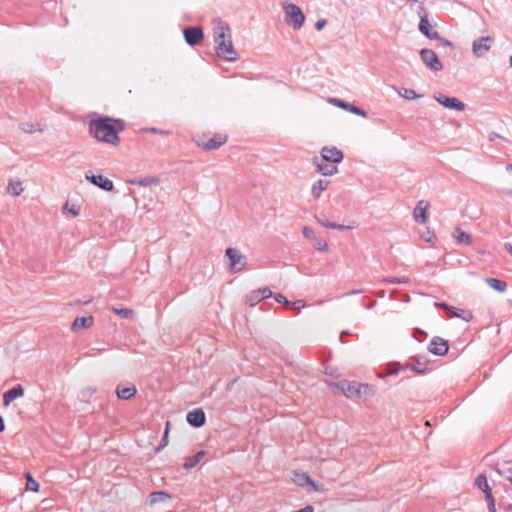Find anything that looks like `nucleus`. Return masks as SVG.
Listing matches in <instances>:
<instances>
[{"label": "nucleus", "instance_id": "obj_1", "mask_svg": "<svg viewBox=\"0 0 512 512\" xmlns=\"http://www.w3.org/2000/svg\"><path fill=\"white\" fill-rule=\"evenodd\" d=\"M125 129L122 119H114L109 116H99L89 123V133L98 141L118 146L120 138L118 134Z\"/></svg>", "mask_w": 512, "mask_h": 512}, {"label": "nucleus", "instance_id": "obj_2", "mask_svg": "<svg viewBox=\"0 0 512 512\" xmlns=\"http://www.w3.org/2000/svg\"><path fill=\"white\" fill-rule=\"evenodd\" d=\"M283 10L286 22L291 24L294 30H299L305 22V15L301 8L296 4L287 3L283 5Z\"/></svg>", "mask_w": 512, "mask_h": 512}, {"label": "nucleus", "instance_id": "obj_3", "mask_svg": "<svg viewBox=\"0 0 512 512\" xmlns=\"http://www.w3.org/2000/svg\"><path fill=\"white\" fill-rule=\"evenodd\" d=\"M418 14L420 16V21L418 24L419 31L428 39H439L440 34L437 31L431 30V25L428 20V12L423 5L419 6Z\"/></svg>", "mask_w": 512, "mask_h": 512}, {"label": "nucleus", "instance_id": "obj_4", "mask_svg": "<svg viewBox=\"0 0 512 512\" xmlns=\"http://www.w3.org/2000/svg\"><path fill=\"white\" fill-rule=\"evenodd\" d=\"M420 58L425 66L433 71H441L443 69V65L439 60L438 55L431 49H421Z\"/></svg>", "mask_w": 512, "mask_h": 512}, {"label": "nucleus", "instance_id": "obj_5", "mask_svg": "<svg viewBox=\"0 0 512 512\" xmlns=\"http://www.w3.org/2000/svg\"><path fill=\"white\" fill-rule=\"evenodd\" d=\"M225 256L229 259L230 269L233 272L241 271L244 268L246 261L238 249L232 247L227 248L225 251Z\"/></svg>", "mask_w": 512, "mask_h": 512}, {"label": "nucleus", "instance_id": "obj_6", "mask_svg": "<svg viewBox=\"0 0 512 512\" xmlns=\"http://www.w3.org/2000/svg\"><path fill=\"white\" fill-rule=\"evenodd\" d=\"M337 386L346 397H360L362 396V389H369L367 384H358L349 381H341Z\"/></svg>", "mask_w": 512, "mask_h": 512}, {"label": "nucleus", "instance_id": "obj_7", "mask_svg": "<svg viewBox=\"0 0 512 512\" xmlns=\"http://www.w3.org/2000/svg\"><path fill=\"white\" fill-rule=\"evenodd\" d=\"M412 363H407L402 368L410 369L413 372L423 375L428 371L427 365L429 360L425 355H415L410 358Z\"/></svg>", "mask_w": 512, "mask_h": 512}, {"label": "nucleus", "instance_id": "obj_8", "mask_svg": "<svg viewBox=\"0 0 512 512\" xmlns=\"http://www.w3.org/2000/svg\"><path fill=\"white\" fill-rule=\"evenodd\" d=\"M184 39L190 46L198 45L204 38V32L201 27L188 26L183 30Z\"/></svg>", "mask_w": 512, "mask_h": 512}, {"label": "nucleus", "instance_id": "obj_9", "mask_svg": "<svg viewBox=\"0 0 512 512\" xmlns=\"http://www.w3.org/2000/svg\"><path fill=\"white\" fill-rule=\"evenodd\" d=\"M493 42L494 40L490 36H482L475 39L472 43V51L474 55L477 57L484 56L490 50Z\"/></svg>", "mask_w": 512, "mask_h": 512}, {"label": "nucleus", "instance_id": "obj_10", "mask_svg": "<svg viewBox=\"0 0 512 512\" xmlns=\"http://www.w3.org/2000/svg\"><path fill=\"white\" fill-rule=\"evenodd\" d=\"M435 100L445 108L456 111H463L465 104L456 97L445 96L441 93L434 95Z\"/></svg>", "mask_w": 512, "mask_h": 512}, {"label": "nucleus", "instance_id": "obj_11", "mask_svg": "<svg viewBox=\"0 0 512 512\" xmlns=\"http://www.w3.org/2000/svg\"><path fill=\"white\" fill-rule=\"evenodd\" d=\"M85 178L87 181L104 191L110 192L114 189L113 182L102 175H94L89 171L85 173Z\"/></svg>", "mask_w": 512, "mask_h": 512}, {"label": "nucleus", "instance_id": "obj_12", "mask_svg": "<svg viewBox=\"0 0 512 512\" xmlns=\"http://www.w3.org/2000/svg\"><path fill=\"white\" fill-rule=\"evenodd\" d=\"M448 350V341L438 336L433 337L428 346V351L436 356H444L448 353Z\"/></svg>", "mask_w": 512, "mask_h": 512}, {"label": "nucleus", "instance_id": "obj_13", "mask_svg": "<svg viewBox=\"0 0 512 512\" xmlns=\"http://www.w3.org/2000/svg\"><path fill=\"white\" fill-rule=\"evenodd\" d=\"M321 159L326 162H330L332 164H338L343 160V152L339 150L337 147H328L325 146L321 149Z\"/></svg>", "mask_w": 512, "mask_h": 512}, {"label": "nucleus", "instance_id": "obj_14", "mask_svg": "<svg viewBox=\"0 0 512 512\" xmlns=\"http://www.w3.org/2000/svg\"><path fill=\"white\" fill-rule=\"evenodd\" d=\"M227 141L226 135L216 134L209 139H200L197 141L198 146L203 147L205 150H216Z\"/></svg>", "mask_w": 512, "mask_h": 512}, {"label": "nucleus", "instance_id": "obj_15", "mask_svg": "<svg viewBox=\"0 0 512 512\" xmlns=\"http://www.w3.org/2000/svg\"><path fill=\"white\" fill-rule=\"evenodd\" d=\"M272 296V291L268 287L260 288L254 291H251L246 296V304L249 306H255L261 300L269 298Z\"/></svg>", "mask_w": 512, "mask_h": 512}, {"label": "nucleus", "instance_id": "obj_16", "mask_svg": "<svg viewBox=\"0 0 512 512\" xmlns=\"http://www.w3.org/2000/svg\"><path fill=\"white\" fill-rule=\"evenodd\" d=\"M330 102L333 103L335 106L342 108L343 110L348 111L354 115L361 116V117L367 116V112L365 110H363L345 100L338 99V98H331Z\"/></svg>", "mask_w": 512, "mask_h": 512}, {"label": "nucleus", "instance_id": "obj_17", "mask_svg": "<svg viewBox=\"0 0 512 512\" xmlns=\"http://www.w3.org/2000/svg\"><path fill=\"white\" fill-rule=\"evenodd\" d=\"M187 422L194 428L202 427L206 422V416L202 409L197 408L187 413Z\"/></svg>", "mask_w": 512, "mask_h": 512}, {"label": "nucleus", "instance_id": "obj_18", "mask_svg": "<svg viewBox=\"0 0 512 512\" xmlns=\"http://www.w3.org/2000/svg\"><path fill=\"white\" fill-rule=\"evenodd\" d=\"M313 164L317 167V172L323 176H332L338 172L336 166L328 164V162L317 156L313 158Z\"/></svg>", "mask_w": 512, "mask_h": 512}, {"label": "nucleus", "instance_id": "obj_19", "mask_svg": "<svg viewBox=\"0 0 512 512\" xmlns=\"http://www.w3.org/2000/svg\"><path fill=\"white\" fill-rule=\"evenodd\" d=\"M218 56L224 57L228 61H236L239 59L238 53L234 50L232 41L229 39L224 44V46H221L217 49Z\"/></svg>", "mask_w": 512, "mask_h": 512}, {"label": "nucleus", "instance_id": "obj_20", "mask_svg": "<svg viewBox=\"0 0 512 512\" xmlns=\"http://www.w3.org/2000/svg\"><path fill=\"white\" fill-rule=\"evenodd\" d=\"M24 395V388L21 384H16L3 394V404L4 406H8L15 399L22 397Z\"/></svg>", "mask_w": 512, "mask_h": 512}, {"label": "nucleus", "instance_id": "obj_21", "mask_svg": "<svg viewBox=\"0 0 512 512\" xmlns=\"http://www.w3.org/2000/svg\"><path fill=\"white\" fill-rule=\"evenodd\" d=\"M423 201H419L413 210V217L416 222L424 224L427 221V207L428 204L423 206Z\"/></svg>", "mask_w": 512, "mask_h": 512}, {"label": "nucleus", "instance_id": "obj_22", "mask_svg": "<svg viewBox=\"0 0 512 512\" xmlns=\"http://www.w3.org/2000/svg\"><path fill=\"white\" fill-rule=\"evenodd\" d=\"M228 26L220 25L214 29V42L216 44V49H218L221 46H224V44L227 42L225 40L226 34L225 32H229Z\"/></svg>", "mask_w": 512, "mask_h": 512}, {"label": "nucleus", "instance_id": "obj_23", "mask_svg": "<svg viewBox=\"0 0 512 512\" xmlns=\"http://www.w3.org/2000/svg\"><path fill=\"white\" fill-rule=\"evenodd\" d=\"M172 498V495L165 491H153L149 494V504L164 503Z\"/></svg>", "mask_w": 512, "mask_h": 512}, {"label": "nucleus", "instance_id": "obj_24", "mask_svg": "<svg viewBox=\"0 0 512 512\" xmlns=\"http://www.w3.org/2000/svg\"><path fill=\"white\" fill-rule=\"evenodd\" d=\"M94 323V318L92 316H87V317H77L71 328L72 330H78V329H86V328H89L93 325Z\"/></svg>", "mask_w": 512, "mask_h": 512}, {"label": "nucleus", "instance_id": "obj_25", "mask_svg": "<svg viewBox=\"0 0 512 512\" xmlns=\"http://www.w3.org/2000/svg\"><path fill=\"white\" fill-rule=\"evenodd\" d=\"M136 393H137V389L134 385L129 386V387H124V388H121L120 386H118L116 389L117 397L122 400H129L132 397H134Z\"/></svg>", "mask_w": 512, "mask_h": 512}, {"label": "nucleus", "instance_id": "obj_26", "mask_svg": "<svg viewBox=\"0 0 512 512\" xmlns=\"http://www.w3.org/2000/svg\"><path fill=\"white\" fill-rule=\"evenodd\" d=\"M205 454H206V452L204 450H200L194 456L186 457L184 464H183V468L186 470H190V469L194 468L201 461V459L205 456Z\"/></svg>", "mask_w": 512, "mask_h": 512}, {"label": "nucleus", "instance_id": "obj_27", "mask_svg": "<svg viewBox=\"0 0 512 512\" xmlns=\"http://www.w3.org/2000/svg\"><path fill=\"white\" fill-rule=\"evenodd\" d=\"M329 184L330 181L326 179H320L317 182H315L311 188V193L314 196V198L319 199L321 193L328 188Z\"/></svg>", "mask_w": 512, "mask_h": 512}, {"label": "nucleus", "instance_id": "obj_28", "mask_svg": "<svg viewBox=\"0 0 512 512\" xmlns=\"http://www.w3.org/2000/svg\"><path fill=\"white\" fill-rule=\"evenodd\" d=\"M451 309L452 311H448V313L446 314L447 317L449 318L457 317L463 319L466 322H469L473 318L471 312L469 311L458 309L454 306H451Z\"/></svg>", "mask_w": 512, "mask_h": 512}, {"label": "nucleus", "instance_id": "obj_29", "mask_svg": "<svg viewBox=\"0 0 512 512\" xmlns=\"http://www.w3.org/2000/svg\"><path fill=\"white\" fill-rule=\"evenodd\" d=\"M486 283L498 292H504L507 288V283L497 278H486Z\"/></svg>", "mask_w": 512, "mask_h": 512}, {"label": "nucleus", "instance_id": "obj_30", "mask_svg": "<svg viewBox=\"0 0 512 512\" xmlns=\"http://www.w3.org/2000/svg\"><path fill=\"white\" fill-rule=\"evenodd\" d=\"M455 233H456V240H457V243L459 244H464V245H471L472 244V237L470 236V234L462 231L459 227H457L455 229Z\"/></svg>", "mask_w": 512, "mask_h": 512}, {"label": "nucleus", "instance_id": "obj_31", "mask_svg": "<svg viewBox=\"0 0 512 512\" xmlns=\"http://www.w3.org/2000/svg\"><path fill=\"white\" fill-rule=\"evenodd\" d=\"M475 485L487 495V492L492 493L491 488L489 487L487 478L484 474H480L475 479Z\"/></svg>", "mask_w": 512, "mask_h": 512}, {"label": "nucleus", "instance_id": "obj_32", "mask_svg": "<svg viewBox=\"0 0 512 512\" xmlns=\"http://www.w3.org/2000/svg\"><path fill=\"white\" fill-rule=\"evenodd\" d=\"M318 222L323 227L328 228V229H333V230L344 231V230H348V229L351 228L350 226H346V225H341V224H336L334 222H330L327 219H318Z\"/></svg>", "mask_w": 512, "mask_h": 512}, {"label": "nucleus", "instance_id": "obj_33", "mask_svg": "<svg viewBox=\"0 0 512 512\" xmlns=\"http://www.w3.org/2000/svg\"><path fill=\"white\" fill-rule=\"evenodd\" d=\"M25 479H26V486L25 489L32 492H38L39 491V484L38 482L32 477L30 472L25 473Z\"/></svg>", "mask_w": 512, "mask_h": 512}, {"label": "nucleus", "instance_id": "obj_34", "mask_svg": "<svg viewBox=\"0 0 512 512\" xmlns=\"http://www.w3.org/2000/svg\"><path fill=\"white\" fill-rule=\"evenodd\" d=\"M398 93L400 96L408 100H413L420 97V95H418L413 89L409 88H401Z\"/></svg>", "mask_w": 512, "mask_h": 512}, {"label": "nucleus", "instance_id": "obj_35", "mask_svg": "<svg viewBox=\"0 0 512 512\" xmlns=\"http://www.w3.org/2000/svg\"><path fill=\"white\" fill-rule=\"evenodd\" d=\"M23 191L22 184L20 182H10L8 185V192L13 196H19Z\"/></svg>", "mask_w": 512, "mask_h": 512}, {"label": "nucleus", "instance_id": "obj_36", "mask_svg": "<svg viewBox=\"0 0 512 512\" xmlns=\"http://www.w3.org/2000/svg\"><path fill=\"white\" fill-rule=\"evenodd\" d=\"M158 181L159 180L157 178H153V177L152 178H147V177H145V178L133 179V180L130 181V183L131 184H139L141 186H148L151 183L156 184V183H158Z\"/></svg>", "mask_w": 512, "mask_h": 512}, {"label": "nucleus", "instance_id": "obj_37", "mask_svg": "<svg viewBox=\"0 0 512 512\" xmlns=\"http://www.w3.org/2000/svg\"><path fill=\"white\" fill-rule=\"evenodd\" d=\"M383 282L389 284H407L410 282V279L408 277H386L383 279Z\"/></svg>", "mask_w": 512, "mask_h": 512}, {"label": "nucleus", "instance_id": "obj_38", "mask_svg": "<svg viewBox=\"0 0 512 512\" xmlns=\"http://www.w3.org/2000/svg\"><path fill=\"white\" fill-rule=\"evenodd\" d=\"M113 311L123 319H129L133 314V310L128 308H113Z\"/></svg>", "mask_w": 512, "mask_h": 512}, {"label": "nucleus", "instance_id": "obj_39", "mask_svg": "<svg viewBox=\"0 0 512 512\" xmlns=\"http://www.w3.org/2000/svg\"><path fill=\"white\" fill-rule=\"evenodd\" d=\"M20 129L25 133H34L36 131H42L41 129H37L35 124L31 122L21 123Z\"/></svg>", "mask_w": 512, "mask_h": 512}, {"label": "nucleus", "instance_id": "obj_40", "mask_svg": "<svg viewBox=\"0 0 512 512\" xmlns=\"http://www.w3.org/2000/svg\"><path fill=\"white\" fill-rule=\"evenodd\" d=\"M427 333L420 329V328H415L413 330V337L418 341V342H423L426 338H427Z\"/></svg>", "mask_w": 512, "mask_h": 512}, {"label": "nucleus", "instance_id": "obj_41", "mask_svg": "<svg viewBox=\"0 0 512 512\" xmlns=\"http://www.w3.org/2000/svg\"><path fill=\"white\" fill-rule=\"evenodd\" d=\"M485 499L487 501L489 512H496L495 500H494V497H493L492 493L487 492V495L485 496Z\"/></svg>", "mask_w": 512, "mask_h": 512}, {"label": "nucleus", "instance_id": "obj_42", "mask_svg": "<svg viewBox=\"0 0 512 512\" xmlns=\"http://www.w3.org/2000/svg\"><path fill=\"white\" fill-rule=\"evenodd\" d=\"M421 237L426 241V242H429V243H433L436 241L437 237L435 235V233L433 231H429L427 230L426 232H423L421 234Z\"/></svg>", "mask_w": 512, "mask_h": 512}, {"label": "nucleus", "instance_id": "obj_43", "mask_svg": "<svg viewBox=\"0 0 512 512\" xmlns=\"http://www.w3.org/2000/svg\"><path fill=\"white\" fill-rule=\"evenodd\" d=\"M168 428H166L162 438H161V441L158 445V447L156 448V452H159L160 450H162L164 447H166L168 445Z\"/></svg>", "mask_w": 512, "mask_h": 512}, {"label": "nucleus", "instance_id": "obj_44", "mask_svg": "<svg viewBox=\"0 0 512 512\" xmlns=\"http://www.w3.org/2000/svg\"><path fill=\"white\" fill-rule=\"evenodd\" d=\"M305 302L303 300H296L291 304V310H295L299 313L301 307H305Z\"/></svg>", "mask_w": 512, "mask_h": 512}, {"label": "nucleus", "instance_id": "obj_45", "mask_svg": "<svg viewBox=\"0 0 512 512\" xmlns=\"http://www.w3.org/2000/svg\"><path fill=\"white\" fill-rule=\"evenodd\" d=\"M435 307L442 309L445 314L448 313V311H452L451 305L447 304L446 302H435Z\"/></svg>", "mask_w": 512, "mask_h": 512}, {"label": "nucleus", "instance_id": "obj_46", "mask_svg": "<svg viewBox=\"0 0 512 512\" xmlns=\"http://www.w3.org/2000/svg\"><path fill=\"white\" fill-rule=\"evenodd\" d=\"M438 42H440L444 47H449V48H453V43L451 41H449L448 39L442 37L440 35V38L439 39H436Z\"/></svg>", "mask_w": 512, "mask_h": 512}, {"label": "nucleus", "instance_id": "obj_47", "mask_svg": "<svg viewBox=\"0 0 512 512\" xmlns=\"http://www.w3.org/2000/svg\"><path fill=\"white\" fill-rule=\"evenodd\" d=\"M327 24V21L326 19H319L316 23H315V29L317 31H320L322 30Z\"/></svg>", "mask_w": 512, "mask_h": 512}, {"label": "nucleus", "instance_id": "obj_48", "mask_svg": "<svg viewBox=\"0 0 512 512\" xmlns=\"http://www.w3.org/2000/svg\"><path fill=\"white\" fill-rule=\"evenodd\" d=\"M302 232L306 238H312L314 236V231L310 227H304Z\"/></svg>", "mask_w": 512, "mask_h": 512}, {"label": "nucleus", "instance_id": "obj_49", "mask_svg": "<svg viewBox=\"0 0 512 512\" xmlns=\"http://www.w3.org/2000/svg\"><path fill=\"white\" fill-rule=\"evenodd\" d=\"M316 248L321 251H326L328 249V245L325 241H318Z\"/></svg>", "mask_w": 512, "mask_h": 512}, {"label": "nucleus", "instance_id": "obj_50", "mask_svg": "<svg viewBox=\"0 0 512 512\" xmlns=\"http://www.w3.org/2000/svg\"><path fill=\"white\" fill-rule=\"evenodd\" d=\"M274 298H275V300H276L278 303H281V304H283V302H287V298H286L284 295H282L281 293H277V294H275V295H274Z\"/></svg>", "mask_w": 512, "mask_h": 512}, {"label": "nucleus", "instance_id": "obj_51", "mask_svg": "<svg viewBox=\"0 0 512 512\" xmlns=\"http://www.w3.org/2000/svg\"><path fill=\"white\" fill-rule=\"evenodd\" d=\"M495 139H503V140H505V138L503 136H501L500 134H498L496 132H491L489 134V140L490 141H494Z\"/></svg>", "mask_w": 512, "mask_h": 512}, {"label": "nucleus", "instance_id": "obj_52", "mask_svg": "<svg viewBox=\"0 0 512 512\" xmlns=\"http://www.w3.org/2000/svg\"><path fill=\"white\" fill-rule=\"evenodd\" d=\"M106 350H107L106 348H96V347H93V348L90 349V354L91 355H96V354L102 353V352H104Z\"/></svg>", "mask_w": 512, "mask_h": 512}, {"label": "nucleus", "instance_id": "obj_53", "mask_svg": "<svg viewBox=\"0 0 512 512\" xmlns=\"http://www.w3.org/2000/svg\"><path fill=\"white\" fill-rule=\"evenodd\" d=\"M64 210H68L69 212H71L74 216H77L79 214V211L78 209H76L74 206H72L70 209H68V204L66 203L64 205Z\"/></svg>", "mask_w": 512, "mask_h": 512}, {"label": "nucleus", "instance_id": "obj_54", "mask_svg": "<svg viewBox=\"0 0 512 512\" xmlns=\"http://www.w3.org/2000/svg\"><path fill=\"white\" fill-rule=\"evenodd\" d=\"M302 477L305 479V483L307 485L311 486V484L313 483L314 480L309 475H307L305 473L302 474Z\"/></svg>", "mask_w": 512, "mask_h": 512}, {"label": "nucleus", "instance_id": "obj_55", "mask_svg": "<svg viewBox=\"0 0 512 512\" xmlns=\"http://www.w3.org/2000/svg\"><path fill=\"white\" fill-rule=\"evenodd\" d=\"M146 131H149L151 133H159V134H166L167 132L163 130H159L157 128H147Z\"/></svg>", "mask_w": 512, "mask_h": 512}, {"label": "nucleus", "instance_id": "obj_56", "mask_svg": "<svg viewBox=\"0 0 512 512\" xmlns=\"http://www.w3.org/2000/svg\"><path fill=\"white\" fill-rule=\"evenodd\" d=\"M504 249L512 255V244L511 243H505Z\"/></svg>", "mask_w": 512, "mask_h": 512}, {"label": "nucleus", "instance_id": "obj_57", "mask_svg": "<svg viewBox=\"0 0 512 512\" xmlns=\"http://www.w3.org/2000/svg\"><path fill=\"white\" fill-rule=\"evenodd\" d=\"M5 428L3 417L0 415V432Z\"/></svg>", "mask_w": 512, "mask_h": 512}, {"label": "nucleus", "instance_id": "obj_58", "mask_svg": "<svg viewBox=\"0 0 512 512\" xmlns=\"http://www.w3.org/2000/svg\"><path fill=\"white\" fill-rule=\"evenodd\" d=\"M311 487L315 490V491H319V485L313 481V483L311 484Z\"/></svg>", "mask_w": 512, "mask_h": 512}, {"label": "nucleus", "instance_id": "obj_59", "mask_svg": "<svg viewBox=\"0 0 512 512\" xmlns=\"http://www.w3.org/2000/svg\"><path fill=\"white\" fill-rule=\"evenodd\" d=\"M346 335H348V332L347 331H342L341 334H340V341L344 342L343 337H346Z\"/></svg>", "mask_w": 512, "mask_h": 512}, {"label": "nucleus", "instance_id": "obj_60", "mask_svg": "<svg viewBox=\"0 0 512 512\" xmlns=\"http://www.w3.org/2000/svg\"><path fill=\"white\" fill-rule=\"evenodd\" d=\"M292 302L287 300V302H283V305H285L286 308L291 309Z\"/></svg>", "mask_w": 512, "mask_h": 512}, {"label": "nucleus", "instance_id": "obj_61", "mask_svg": "<svg viewBox=\"0 0 512 512\" xmlns=\"http://www.w3.org/2000/svg\"><path fill=\"white\" fill-rule=\"evenodd\" d=\"M292 302L287 300V302H283V305H285L286 308L291 309Z\"/></svg>", "mask_w": 512, "mask_h": 512}, {"label": "nucleus", "instance_id": "obj_62", "mask_svg": "<svg viewBox=\"0 0 512 512\" xmlns=\"http://www.w3.org/2000/svg\"><path fill=\"white\" fill-rule=\"evenodd\" d=\"M510 471H511V474H510V476H508V479H509V481H510V482H511V484H512V469H510Z\"/></svg>", "mask_w": 512, "mask_h": 512}, {"label": "nucleus", "instance_id": "obj_63", "mask_svg": "<svg viewBox=\"0 0 512 512\" xmlns=\"http://www.w3.org/2000/svg\"><path fill=\"white\" fill-rule=\"evenodd\" d=\"M368 389H362V395L367 394Z\"/></svg>", "mask_w": 512, "mask_h": 512}, {"label": "nucleus", "instance_id": "obj_64", "mask_svg": "<svg viewBox=\"0 0 512 512\" xmlns=\"http://www.w3.org/2000/svg\"><path fill=\"white\" fill-rule=\"evenodd\" d=\"M510 66L512 67V56L510 57Z\"/></svg>", "mask_w": 512, "mask_h": 512}]
</instances>
